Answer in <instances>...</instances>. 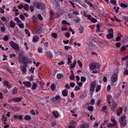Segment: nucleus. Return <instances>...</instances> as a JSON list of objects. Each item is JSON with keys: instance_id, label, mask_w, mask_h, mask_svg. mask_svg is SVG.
Wrapping results in <instances>:
<instances>
[{"instance_id": "obj_1", "label": "nucleus", "mask_w": 128, "mask_h": 128, "mask_svg": "<svg viewBox=\"0 0 128 128\" xmlns=\"http://www.w3.org/2000/svg\"><path fill=\"white\" fill-rule=\"evenodd\" d=\"M33 5L34 7L37 9L44 10L45 8L44 4L41 2H35L33 4Z\"/></svg>"}, {"instance_id": "obj_2", "label": "nucleus", "mask_w": 128, "mask_h": 128, "mask_svg": "<svg viewBox=\"0 0 128 128\" xmlns=\"http://www.w3.org/2000/svg\"><path fill=\"white\" fill-rule=\"evenodd\" d=\"M118 80V74L116 73H114L112 76L111 78V80L112 82V86H114L116 85L115 82Z\"/></svg>"}, {"instance_id": "obj_3", "label": "nucleus", "mask_w": 128, "mask_h": 128, "mask_svg": "<svg viewBox=\"0 0 128 128\" xmlns=\"http://www.w3.org/2000/svg\"><path fill=\"white\" fill-rule=\"evenodd\" d=\"M126 116H124L122 117L119 120L121 127L123 128L125 126L126 124Z\"/></svg>"}, {"instance_id": "obj_4", "label": "nucleus", "mask_w": 128, "mask_h": 128, "mask_svg": "<svg viewBox=\"0 0 128 128\" xmlns=\"http://www.w3.org/2000/svg\"><path fill=\"white\" fill-rule=\"evenodd\" d=\"M100 64L98 63L94 62L92 63L90 66V68L91 70H96L100 66Z\"/></svg>"}, {"instance_id": "obj_5", "label": "nucleus", "mask_w": 128, "mask_h": 128, "mask_svg": "<svg viewBox=\"0 0 128 128\" xmlns=\"http://www.w3.org/2000/svg\"><path fill=\"white\" fill-rule=\"evenodd\" d=\"M96 82H92L90 84V95H92L93 92L94 91L95 88L96 86Z\"/></svg>"}, {"instance_id": "obj_6", "label": "nucleus", "mask_w": 128, "mask_h": 128, "mask_svg": "<svg viewBox=\"0 0 128 128\" xmlns=\"http://www.w3.org/2000/svg\"><path fill=\"white\" fill-rule=\"evenodd\" d=\"M10 44L11 46L14 49L17 50H19V48L18 45L13 41H11L10 42Z\"/></svg>"}, {"instance_id": "obj_7", "label": "nucleus", "mask_w": 128, "mask_h": 128, "mask_svg": "<svg viewBox=\"0 0 128 128\" xmlns=\"http://www.w3.org/2000/svg\"><path fill=\"white\" fill-rule=\"evenodd\" d=\"M19 61L22 62L24 64L26 63V62L28 60V58L26 56L21 57L20 56L18 58Z\"/></svg>"}, {"instance_id": "obj_8", "label": "nucleus", "mask_w": 128, "mask_h": 128, "mask_svg": "<svg viewBox=\"0 0 128 128\" xmlns=\"http://www.w3.org/2000/svg\"><path fill=\"white\" fill-rule=\"evenodd\" d=\"M23 84H24V86L26 87L30 88L31 87V84L29 82H23Z\"/></svg>"}, {"instance_id": "obj_9", "label": "nucleus", "mask_w": 128, "mask_h": 128, "mask_svg": "<svg viewBox=\"0 0 128 128\" xmlns=\"http://www.w3.org/2000/svg\"><path fill=\"white\" fill-rule=\"evenodd\" d=\"M37 28L35 32V33L36 34H39L41 32L42 28L41 26H38L37 27Z\"/></svg>"}, {"instance_id": "obj_10", "label": "nucleus", "mask_w": 128, "mask_h": 128, "mask_svg": "<svg viewBox=\"0 0 128 128\" xmlns=\"http://www.w3.org/2000/svg\"><path fill=\"white\" fill-rule=\"evenodd\" d=\"M17 24L18 26L21 28H23L24 27V25L21 21H20L18 22H17Z\"/></svg>"}, {"instance_id": "obj_11", "label": "nucleus", "mask_w": 128, "mask_h": 128, "mask_svg": "<svg viewBox=\"0 0 128 128\" xmlns=\"http://www.w3.org/2000/svg\"><path fill=\"white\" fill-rule=\"evenodd\" d=\"M38 85L37 84L35 83L34 82L32 83V86L31 89L32 90H36V88L38 87Z\"/></svg>"}, {"instance_id": "obj_12", "label": "nucleus", "mask_w": 128, "mask_h": 128, "mask_svg": "<svg viewBox=\"0 0 128 128\" xmlns=\"http://www.w3.org/2000/svg\"><path fill=\"white\" fill-rule=\"evenodd\" d=\"M52 113L54 117L56 118H58L60 115L58 112L57 111H52Z\"/></svg>"}, {"instance_id": "obj_13", "label": "nucleus", "mask_w": 128, "mask_h": 128, "mask_svg": "<svg viewBox=\"0 0 128 128\" xmlns=\"http://www.w3.org/2000/svg\"><path fill=\"white\" fill-rule=\"evenodd\" d=\"M22 99V98L20 97L15 98H12V100L16 102H18L20 101Z\"/></svg>"}, {"instance_id": "obj_14", "label": "nucleus", "mask_w": 128, "mask_h": 128, "mask_svg": "<svg viewBox=\"0 0 128 128\" xmlns=\"http://www.w3.org/2000/svg\"><path fill=\"white\" fill-rule=\"evenodd\" d=\"M110 120L112 124H114V125L116 126L117 125V122L116 120H115L113 116H112Z\"/></svg>"}, {"instance_id": "obj_15", "label": "nucleus", "mask_w": 128, "mask_h": 128, "mask_svg": "<svg viewBox=\"0 0 128 128\" xmlns=\"http://www.w3.org/2000/svg\"><path fill=\"white\" fill-rule=\"evenodd\" d=\"M111 106L112 110L114 111V109L116 108L117 105L116 103L115 102H113Z\"/></svg>"}, {"instance_id": "obj_16", "label": "nucleus", "mask_w": 128, "mask_h": 128, "mask_svg": "<svg viewBox=\"0 0 128 128\" xmlns=\"http://www.w3.org/2000/svg\"><path fill=\"white\" fill-rule=\"evenodd\" d=\"M16 23L12 20H10V26L12 28H14L15 26Z\"/></svg>"}, {"instance_id": "obj_17", "label": "nucleus", "mask_w": 128, "mask_h": 128, "mask_svg": "<svg viewBox=\"0 0 128 128\" xmlns=\"http://www.w3.org/2000/svg\"><path fill=\"white\" fill-rule=\"evenodd\" d=\"M8 84V82L7 81H5L3 83L4 84L6 85L7 88L9 89L11 88V86L10 85Z\"/></svg>"}, {"instance_id": "obj_18", "label": "nucleus", "mask_w": 128, "mask_h": 128, "mask_svg": "<svg viewBox=\"0 0 128 128\" xmlns=\"http://www.w3.org/2000/svg\"><path fill=\"white\" fill-rule=\"evenodd\" d=\"M88 124L86 123H84L81 124L80 127V128H88Z\"/></svg>"}, {"instance_id": "obj_19", "label": "nucleus", "mask_w": 128, "mask_h": 128, "mask_svg": "<svg viewBox=\"0 0 128 128\" xmlns=\"http://www.w3.org/2000/svg\"><path fill=\"white\" fill-rule=\"evenodd\" d=\"M14 117L15 118H18L20 120L22 119V116L21 115H18V114L17 115H14Z\"/></svg>"}, {"instance_id": "obj_20", "label": "nucleus", "mask_w": 128, "mask_h": 128, "mask_svg": "<svg viewBox=\"0 0 128 128\" xmlns=\"http://www.w3.org/2000/svg\"><path fill=\"white\" fill-rule=\"evenodd\" d=\"M46 55L49 58H52V53L49 51L46 52Z\"/></svg>"}, {"instance_id": "obj_21", "label": "nucleus", "mask_w": 128, "mask_h": 128, "mask_svg": "<svg viewBox=\"0 0 128 128\" xmlns=\"http://www.w3.org/2000/svg\"><path fill=\"white\" fill-rule=\"evenodd\" d=\"M62 94L63 96H66L68 95V91L66 90H64L62 92Z\"/></svg>"}, {"instance_id": "obj_22", "label": "nucleus", "mask_w": 128, "mask_h": 128, "mask_svg": "<svg viewBox=\"0 0 128 128\" xmlns=\"http://www.w3.org/2000/svg\"><path fill=\"white\" fill-rule=\"evenodd\" d=\"M72 56H69L68 57V61L67 64H69L71 63V60H72Z\"/></svg>"}, {"instance_id": "obj_23", "label": "nucleus", "mask_w": 128, "mask_h": 128, "mask_svg": "<svg viewBox=\"0 0 128 128\" xmlns=\"http://www.w3.org/2000/svg\"><path fill=\"white\" fill-rule=\"evenodd\" d=\"M21 70L22 71L23 74H26V68L25 66H23V68L21 69Z\"/></svg>"}, {"instance_id": "obj_24", "label": "nucleus", "mask_w": 128, "mask_h": 128, "mask_svg": "<svg viewBox=\"0 0 128 128\" xmlns=\"http://www.w3.org/2000/svg\"><path fill=\"white\" fill-rule=\"evenodd\" d=\"M60 98V96H55L54 98H53V100H54L55 101H56L57 100H59Z\"/></svg>"}, {"instance_id": "obj_25", "label": "nucleus", "mask_w": 128, "mask_h": 128, "mask_svg": "<svg viewBox=\"0 0 128 128\" xmlns=\"http://www.w3.org/2000/svg\"><path fill=\"white\" fill-rule=\"evenodd\" d=\"M39 39V37L37 36H34L33 37L32 40L33 42H37Z\"/></svg>"}, {"instance_id": "obj_26", "label": "nucleus", "mask_w": 128, "mask_h": 128, "mask_svg": "<svg viewBox=\"0 0 128 128\" xmlns=\"http://www.w3.org/2000/svg\"><path fill=\"white\" fill-rule=\"evenodd\" d=\"M63 77V75L61 74H58L56 75V78L58 79L62 78Z\"/></svg>"}, {"instance_id": "obj_27", "label": "nucleus", "mask_w": 128, "mask_h": 128, "mask_svg": "<svg viewBox=\"0 0 128 128\" xmlns=\"http://www.w3.org/2000/svg\"><path fill=\"white\" fill-rule=\"evenodd\" d=\"M107 126L108 128H112L114 127V126H116L113 124H112L110 123L108 124Z\"/></svg>"}, {"instance_id": "obj_28", "label": "nucleus", "mask_w": 128, "mask_h": 128, "mask_svg": "<svg viewBox=\"0 0 128 128\" xmlns=\"http://www.w3.org/2000/svg\"><path fill=\"white\" fill-rule=\"evenodd\" d=\"M107 38L108 39H111L114 37L113 35H111L110 34H108L106 35Z\"/></svg>"}, {"instance_id": "obj_29", "label": "nucleus", "mask_w": 128, "mask_h": 128, "mask_svg": "<svg viewBox=\"0 0 128 128\" xmlns=\"http://www.w3.org/2000/svg\"><path fill=\"white\" fill-rule=\"evenodd\" d=\"M50 88L52 90H55L56 87L54 84H51L50 86Z\"/></svg>"}, {"instance_id": "obj_30", "label": "nucleus", "mask_w": 128, "mask_h": 128, "mask_svg": "<svg viewBox=\"0 0 128 128\" xmlns=\"http://www.w3.org/2000/svg\"><path fill=\"white\" fill-rule=\"evenodd\" d=\"M120 6L124 8H125L128 7V6L123 3H121L120 4Z\"/></svg>"}, {"instance_id": "obj_31", "label": "nucleus", "mask_w": 128, "mask_h": 128, "mask_svg": "<svg viewBox=\"0 0 128 128\" xmlns=\"http://www.w3.org/2000/svg\"><path fill=\"white\" fill-rule=\"evenodd\" d=\"M68 0L70 3V2H78L79 3H80V0Z\"/></svg>"}, {"instance_id": "obj_32", "label": "nucleus", "mask_w": 128, "mask_h": 128, "mask_svg": "<svg viewBox=\"0 0 128 128\" xmlns=\"http://www.w3.org/2000/svg\"><path fill=\"white\" fill-rule=\"evenodd\" d=\"M13 94H16L17 92V89L16 88H14L12 89Z\"/></svg>"}, {"instance_id": "obj_33", "label": "nucleus", "mask_w": 128, "mask_h": 128, "mask_svg": "<svg viewBox=\"0 0 128 128\" xmlns=\"http://www.w3.org/2000/svg\"><path fill=\"white\" fill-rule=\"evenodd\" d=\"M111 98V96L110 95H108L107 96V100L109 104H110V100Z\"/></svg>"}, {"instance_id": "obj_34", "label": "nucleus", "mask_w": 128, "mask_h": 128, "mask_svg": "<svg viewBox=\"0 0 128 128\" xmlns=\"http://www.w3.org/2000/svg\"><path fill=\"white\" fill-rule=\"evenodd\" d=\"M79 30L80 31V34H82L83 32L84 28L82 26H80Z\"/></svg>"}, {"instance_id": "obj_35", "label": "nucleus", "mask_w": 128, "mask_h": 128, "mask_svg": "<svg viewBox=\"0 0 128 128\" xmlns=\"http://www.w3.org/2000/svg\"><path fill=\"white\" fill-rule=\"evenodd\" d=\"M109 34H110L111 35H113V30L112 28H110V30H108Z\"/></svg>"}, {"instance_id": "obj_36", "label": "nucleus", "mask_w": 128, "mask_h": 128, "mask_svg": "<svg viewBox=\"0 0 128 128\" xmlns=\"http://www.w3.org/2000/svg\"><path fill=\"white\" fill-rule=\"evenodd\" d=\"M85 2L91 7H92L93 6L92 4L90 2L87 0H85Z\"/></svg>"}, {"instance_id": "obj_37", "label": "nucleus", "mask_w": 128, "mask_h": 128, "mask_svg": "<svg viewBox=\"0 0 128 128\" xmlns=\"http://www.w3.org/2000/svg\"><path fill=\"white\" fill-rule=\"evenodd\" d=\"M24 119L26 120H30L31 119V117L27 115L24 117Z\"/></svg>"}, {"instance_id": "obj_38", "label": "nucleus", "mask_w": 128, "mask_h": 128, "mask_svg": "<svg viewBox=\"0 0 128 128\" xmlns=\"http://www.w3.org/2000/svg\"><path fill=\"white\" fill-rule=\"evenodd\" d=\"M101 86L100 85H98L96 87V92H98L100 90Z\"/></svg>"}, {"instance_id": "obj_39", "label": "nucleus", "mask_w": 128, "mask_h": 128, "mask_svg": "<svg viewBox=\"0 0 128 128\" xmlns=\"http://www.w3.org/2000/svg\"><path fill=\"white\" fill-rule=\"evenodd\" d=\"M76 63V62L75 61L73 63L71 64V68H74Z\"/></svg>"}, {"instance_id": "obj_40", "label": "nucleus", "mask_w": 128, "mask_h": 128, "mask_svg": "<svg viewBox=\"0 0 128 128\" xmlns=\"http://www.w3.org/2000/svg\"><path fill=\"white\" fill-rule=\"evenodd\" d=\"M5 27L4 25L3 26H2L1 27L0 30L2 32H4L5 31Z\"/></svg>"}, {"instance_id": "obj_41", "label": "nucleus", "mask_w": 128, "mask_h": 128, "mask_svg": "<svg viewBox=\"0 0 128 128\" xmlns=\"http://www.w3.org/2000/svg\"><path fill=\"white\" fill-rule=\"evenodd\" d=\"M24 10H28V6L27 4H25L24 6Z\"/></svg>"}, {"instance_id": "obj_42", "label": "nucleus", "mask_w": 128, "mask_h": 128, "mask_svg": "<svg viewBox=\"0 0 128 128\" xmlns=\"http://www.w3.org/2000/svg\"><path fill=\"white\" fill-rule=\"evenodd\" d=\"M25 34H28L27 35L28 36H30V33L28 32V30L26 29L25 30Z\"/></svg>"}, {"instance_id": "obj_43", "label": "nucleus", "mask_w": 128, "mask_h": 128, "mask_svg": "<svg viewBox=\"0 0 128 128\" xmlns=\"http://www.w3.org/2000/svg\"><path fill=\"white\" fill-rule=\"evenodd\" d=\"M110 2L113 4L116 5V0H110Z\"/></svg>"}, {"instance_id": "obj_44", "label": "nucleus", "mask_w": 128, "mask_h": 128, "mask_svg": "<svg viewBox=\"0 0 128 128\" xmlns=\"http://www.w3.org/2000/svg\"><path fill=\"white\" fill-rule=\"evenodd\" d=\"M62 23L63 24H67L68 25H69L70 24L64 20H63L62 21Z\"/></svg>"}, {"instance_id": "obj_45", "label": "nucleus", "mask_w": 128, "mask_h": 128, "mask_svg": "<svg viewBox=\"0 0 128 128\" xmlns=\"http://www.w3.org/2000/svg\"><path fill=\"white\" fill-rule=\"evenodd\" d=\"M50 14L51 17V18L54 19L55 18H56L54 16V13L52 12H50Z\"/></svg>"}, {"instance_id": "obj_46", "label": "nucleus", "mask_w": 128, "mask_h": 128, "mask_svg": "<svg viewBox=\"0 0 128 128\" xmlns=\"http://www.w3.org/2000/svg\"><path fill=\"white\" fill-rule=\"evenodd\" d=\"M90 21L91 22L94 23H95L97 22L96 20L93 17L91 19Z\"/></svg>"}, {"instance_id": "obj_47", "label": "nucleus", "mask_w": 128, "mask_h": 128, "mask_svg": "<svg viewBox=\"0 0 128 128\" xmlns=\"http://www.w3.org/2000/svg\"><path fill=\"white\" fill-rule=\"evenodd\" d=\"M80 80L84 82L86 80V78L84 76H81V77Z\"/></svg>"}, {"instance_id": "obj_48", "label": "nucleus", "mask_w": 128, "mask_h": 128, "mask_svg": "<svg viewBox=\"0 0 128 128\" xmlns=\"http://www.w3.org/2000/svg\"><path fill=\"white\" fill-rule=\"evenodd\" d=\"M88 109L90 111H92L93 110V108L92 106H90L88 107Z\"/></svg>"}, {"instance_id": "obj_49", "label": "nucleus", "mask_w": 128, "mask_h": 128, "mask_svg": "<svg viewBox=\"0 0 128 128\" xmlns=\"http://www.w3.org/2000/svg\"><path fill=\"white\" fill-rule=\"evenodd\" d=\"M20 18L22 20H25V18L23 15L20 14Z\"/></svg>"}, {"instance_id": "obj_50", "label": "nucleus", "mask_w": 128, "mask_h": 128, "mask_svg": "<svg viewBox=\"0 0 128 128\" xmlns=\"http://www.w3.org/2000/svg\"><path fill=\"white\" fill-rule=\"evenodd\" d=\"M32 20L33 21L36 22L38 21V19L36 17L34 16L32 18Z\"/></svg>"}, {"instance_id": "obj_51", "label": "nucleus", "mask_w": 128, "mask_h": 128, "mask_svg": "<svg viewBox=\"0 0 128 128\" xmlns=\"http://www.w3.org/2000/svg\"><path fill=\"white\" fill-rule=\"evenodd\" d=\"M78 63L80 66V67H82V62H81V61L79 60H78Z\"/></svg>"}, {"instance_id": "obj_52", "label": "nucleus", "mask_w": 128, "mask_h": 128, "mask_svg": "<svg viewBox=\"0 0 128 128\" xmlns=\"http://www.w3.org/2000/svg\"><path fill=\"white\" fill-rule=\"evenodd\" d=\"M38 17L39 20H42V18L40 14H38Z\"/></svg>"}, {"instance_id": "obj_53", "label": "nucleus", "mask_w": 128, "mask_h": 128, "mask_svg": "<svg viewBox=\"0 0 128 128\" xmlns=\"http://www.w3.org/2000/svg\"><path fill=\"white\" fill-rule=\"evenodd\" d=\"M94 100L93 99H92L90 101V104L92 105H94Z\"/></svg>"}, {"instance_id": "obj_54", "label": "nucleus", "mask_w": 128, "mask_h": 128, "mask_svg": "<svg viewBox=\"0 0 128 128\" xmlns=\"http://www.w3.org/2000/svg\"><path fill=\"white\" fill-rule=\"evenodd\" d=\"M30 112L31 113V114L33 115H35V112L34 111L32 110L30 111Z\"/></svg>"}, {"instance_id": "obj_55", "label": "nucleus", "mask_w": 128, "mask_h": 128, "mask_svg": "<svg viewBox=\"0 0 128 128\" xmlns=\"http://www.w3.org/2000/svg\"><path fill=\"white\" fill-rule=\"evenodd\" d=\"M64 48L66 50H68L69 49H70L71 48V47L68 46H64Z\"/></svg>"}, {"instance_id": "obj_56", "label": "nucleus", "mask_w": 128, "mask_h": 128, "mask_svg": "<svg viewBox=\"0 0 128 128\" xmlns=\"http://www.w3.org/2000/svg\"><path fill=\"white\" fill-rule=\"evenodd\" d=\"M73 14H75L76 15H79V13L77 11H74L73 12Z\"/></svg>"}, {"instance_id": "obj_57", "label": "nucleus", "mask_w": 128, "mask_h": 128, "mask_svg": "<svg viewBox=\"0 0 128 128\" xmlns=\"http://www.w3.org/2000/svg\"><path fill=\"white\" fill-rule=\"evenodd\" d=\"M121 45V44L120 42H117L116 44V46L117 47H119Z\"/></svg>"}, {"instance_id": "obj_58", "label": "nucleus", "mask_w": 128, "mask_h": 128, "mask_svg": "<svg viewBox=\"0 0 128 128\" xmlns=\"http://www.w3.org/2000/svg\"><path fill=\"white\" fill-rule=\"evenodd\" d=\"M107 108L106 106H104L102 108V111H104L105 110H106Z\"/></svg>"}, {"instance_id": "obj_59", "label": "nucleus", "mask_w": 128, "mask_h": 128, "mask_svg": "<svg viewBox=\"0 0 128 128\" xmlns=\"http://www.w3.org/2000/svg\"><path fill=\"white\" fill-rule=\"evenodd\" d=\"M52 36L54 38H56L57 36V34L56 33H53L52 34Z\"/></svg>"}, {"instance_id": "obj_60", "label": "nucleus", "mask_w": 128, "mask_h": 128, "mask_svg": "<svg viewBox=\"0 0 128 128\" xmlns=\"http://www.w3.org/2000/svg\"><path fill=\"white\" fill-rule=\"evenodd\" d=\"M24 7V6L22 5H20L18 6V8L20 9H21L22 8Z\"/></svg>"}, {"instance_id": "obj_61", "label": "nucleus", "mask_w": 128, "mask_h": 128, "mask_svg": "<svg viewBox=\"0 0 128 128\" xmlns=\"http://www.w3.org/2000/svg\"><path fill=\"white\" fill-rule=\"evenodd\" d=\"M80 18H78L74 20L76 22H79L80 21Z\"/></svg>"}, {"instance_id": "obj_62", "label": "nucleus", "mask_w": 128, "mask_h": 128, "mask_svg": "<svg viewBox=\"0 0 128 128\" xmlns=\"http://www.w3.org/2000/svg\"><path fill=\"white\" fill-rule=\"evenodd\" d=\"M34 68H32V67H31L29 71L32 72L33 73L34 72Z\"/></svg>"}, {"instance_id": "obj_63", "label": "nucleus", "mask_w": 128, "mask_h": 128, "mask_svg": "<svg viewBox=\"0 0 128 128\" xmlns=\"http://www.w3.org/2000/svg\"><path fill=\"white\" fill-rule=\"evenodd\" d=\"M80 89V88L77 86H76L74 88L75 90L76 91L79 90Z\"/></svg>"}, {"instance_id": "obj_64", "label": "nucleus", "mask_w": 128, "mask_h": 128, "mask_svg": "<svg viewBox=\"0 0 128 128\" xmlns=\"http://www.w3.org/2000/svg\"><path fill=\"white\" fill-rule=\"evenodd\" d=\"M14 20H15L17 22H19L20 21H21L20 20H19L18 18V17L15 18Z\"/></svg>"}]
</instances>
